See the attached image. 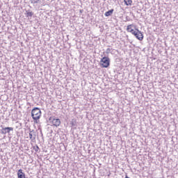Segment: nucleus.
<instances>
[{
  "label": "nucleus",
  "mask_w": 178,
  "mask_h": 178,
  "mask_svg": "<svg viewBox=\"0 0 178 178\" xmlns=\"http://www.w3.org/2000/svg\"><path fill=\"white\" fill-rule=\"evenodd\" d=\"M132 26L133 24L127 26V31L128 33H132L139 41H143L144 40V35H143L141 31L138 30V29H135V30L131 29Z\"/></svg>",
  "instance_id": "1"
},
{
  "label": "nucleus",
  "mask_w": 178,
  "mask_h": 178,
  "mask_svg": "<svg viewBox=\"0 0 178 178\" xmlns=\"http://www.w3.org/2000/svg\"><path fill=\"white\" fill-rule=\"evenodd\" d=\"M31 117L33 120L37 122V120H40V118H41V110L38 107L33 108L31 111Z\"/></svg>",
  "instance_id": "2"
},
{
  "label": "nucleus",
  "mask_w": 178,
  "mask_h": 178,
  "mask_svg": "<svg viewBox=\"0 0 178 178\" xmlns=\"http://www.w3.org/2000/svg\"><path fill=\"white\" fill-rule=\"evenodd\" d=\"M100 62H102V67H109V65H111V59H109V57L104 56L103 57Z\"/></svg>",
  "instance_id": "3"
},
{
  "label": "nucleus",
  "mask_w": 178,
  "mask_h": 178,
  "mask_svg": "<svg viewBox=\"0 0 178 178\" xmlns=\"http://www.w3.org/2000/svg\"><path fill=\"white\" fill-rule=\"evenodd\" d=\"M49 120L50 123H51V124H53V126H55L56 127L60 126V120L58 118L50 117Z\"/></svg>",
  "instance_id": "4"
},
{
  "label": "nucleus",
  "mask_w": 178,
  "mask_h": 178,
  "mask_svg": "<svg viewBox=\"0 0 178 178\" xmlns=\"http://www.w3.org/2000/svg\"><path fill=\"white\" fill-rule=\"evenodd\" d=\"M10 131H13V127H7L1 129V134H7V133L9 134V133H10Z\"/></svg>",
  "instance_id": "5"
},
{
  "label": "nucleus",
  "mask_w": 178,
  "mask_h": 178,
  "mask_svg": "<svg viewBox=\"0 0 178 178\" xmlns=\"http://www.w3.org/2000/svg\"><path fill=\"white\" fill-rule=\"evenodd\" d=\"M37 134L34 131V129H29V138L30 140H35Z\"/></svg>",
  "instance_id": "6"
},
{
  "label": "nucleus",
  "mask_w": 178,
  "mask_h": 178,
  "mask_svg": "<svg viewBox=\"0 0 178 178\" xmlns=\"http://www.w3.org/2000/svg\"><path fill=\"white\" fill-rule=\"evenodd\" d=\"M18 178H26V174L23 172V170L19 169L17 172Z\"/></svg>",
  "instance_id": "7"
},
{
  "label": "nucleus",
  "mask_w": 178,
  "mask_h": 178,
  "mask_svg": "<svg viewBox=\"0 0 178 178\" xmlns=\"http://www.w3.org/2000/svg\"><path fill=\"white\" fill-rule=\"evenodd\" d=\"M25 15H26V17H33L34 13H33L32 11L29 10H26Z\"/></svg>",
  "instance_id": "8"
},
{
  "label": "nucleus",
  "mask_w": 178,
  "mask_h": 178,
  "mask_svg": "<svg viewBox=\"0 0 178 178\" xmlns=\"http://www.w3.org/2000/svg\"><path fill=\"white\" fill-rule=\"evenodd\" d=\"M70 124L72 126V127H76V126H77V121L76 120V119H72L70 121Z\"/></svg>",
  "instance_id": "9"
},
{
  "label": "nucleus",
  "mask_w": 178,
  "mask_h": 178,
  "mask_svg": "<svg viewBox=\"0 0 178 178\" xmlns=\"http://www.w3.org/2000/svg\"><path fill=\"white\" fill-rule=\"evenodd\" d=\"M113 9L109 10L108 11L106 12L104 14V16H106V17H108L109 16H112V14L113 13Z\"/></svg>",
  "instance_id": "10"
},
{
  "label": "nucleus",
  "mask_w": 178,
  "mask_h": 178,
  "mask_svg": "<svg viewBox=\"0 0 178 178\" xmlns=\"http://www.w3.org/2000/svg\"><path fill=\"white\" fill-rule=\"evenodd\" d=\"M124 2L127 6H130V5H131V3H133L132 0H124Z\"/></svg>",
  "instance_id": "11"
},
{
  "label": "nucleus",
  "mask_w": 178,
  "mask_h": 178,
  "mask_svg": "<svg viewBox=\"0 0 178 178\" xmlns=\"http://www.w3.org/2000/svg\"><path fill=\"white\" fill-rule=\"evenodd\" d=\"M40 1H41V0H32L31 1V3H38Z\"/></svg>",
  "instance_id": "12"
},
{
  "label": "nucleus",
  "mask_w": 178,
  "mask_h": 178,
  "mask_svg": "<svg viewBox=\"0 0 178 178\" xmlns=\"http://www.w3.org/2000/svg\"><path fill=\"white\" fill-rule=\"evenodd\" d=\"M111 51H112V49L111 48H108L106 50V54L108 55L109 54H111Z\"/></svg>",
  "instance_id": "13"
},
{
  "label": "nucleus",
  "mask_w": 178,
  "mask_h": 178,
  "mask_svg": "<svg viewBox=\"0 0 178 178\" xmlns=\"http://www.w3.org/2000/svg\"><path fill=\"white\" fill-rule=\"evenodd\" d=\"M34 149L35 152H38V151H40V147H38V145H36L35 147H34Z\"/></svg>",
  "instance_id": "14"
},
{
  "label": "nucleus",
  "mask_w": 178,
  "mask_h": 178,
  "mask_svg": "<svg viewBox=\"0 0 178 178\" xmlns=\"http://www.w3.org/2000/svg\"><path fill=\"white\" fill-rule=\"evenodd\" d=\"M31 1H33V0H30L31 2Z\"/></svg>",
  "instance_id": "15"
}]
</instances>
